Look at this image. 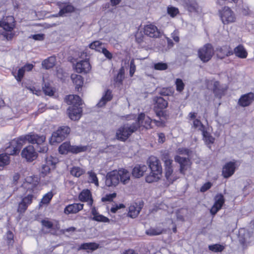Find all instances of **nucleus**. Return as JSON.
<instances>
[{
    "label": "nucleus",
    "mask_w": 254,
    "mask_h": 254,
    "mask_svg": "<svg viewBox=\"0 0 254 254\" xmlns=\"http://www.w3.org/2000/svg\"><path fill=\"white\" fill-rule=\"evenodd\" d=\"M66 103L71 105L69 107H80L82 105V100L80 97L76 95H69L65 97Z\"/></svg>",
    "instance_id": "412c9836"
},
{
    "label": "nucleus",
    "mask_w": 254,
    "mask_h": 254,
    "mask_svg": "<svg viewBox=\"0 0 254 254\" xmlns=\"http://www.w3.org/2000/svg\"><path fill=\"white\" fill-rule=\"evenodd\" d=\"M48 206V193H46L43 196L42 199L40 201L39 204V209H42L44 208L45 209L47 208Z\"/></svg>",
    "instance_id": "5fc2aeb1"
},
{
    "label": "nucleus",
    "mask_w": 254,
    "mask_h": 254,
    "mask_svg": "<svg viewBox=\"0 0 254 254\" xmlns=\"http://www.w3.org/2000/svg\"><path fill=\"white\" fill-rule=\"evenodd\" d=\"M155 102L154 109L156 110V115L160 116L163 114L162 110L165 109L168 106V102L161 97H155L153 99Z\"/></svg>",
    "instance_id": "9b49d317"
},
{
    "label": "nucleus",
    "mask_w": 254,
    "mask_h": 254,
    "mask_svg": "<svg viewBox=\"0 0 254 254\" xmlns=\"http://www.w3.org/2000/svg\"><path fill=\"white\" fill-rule=\"evenodd\" d=\"M202 135H203V139L205 142V143L207 145V146L210 148V144L213 143L214 141V138L210 135V134L205 130V129L202 131Z\"/></svg>",
    "instance_id": "e433bc0d"
},
{
    "label": "nucleus",
    "mask_w": 254,
    "mask_h": 254,
    "mask_svg": "<svg viewBox=\"0 0 254 254\" xmlns=\"http://www.w3.org/2000/svg\"><path fill=\"white\" fill-rule=\"evenodd\" d=\"M162 160L164 162L165 168L172 166L173 160L168 151H165L162 154Z\"/></svg>",
    "instance_id": "4c0bfd02"
},
{
    "label": "nucleus",
    "mask_w": 254,
    "mask_h": 254,
    "mask_svg": "<svg viewBox=\"0 0 254 254\" xmlns=\"http://www.w3.org/2000/svg\"><path fill=\"white\" fill-rule=\"evenodd\" d=\"M39 184L38 179L36 177L29 176L25 179V182L20 188V190H26V192H34Z\"/></svg>",
    "instance_id": "423d86ee"
},
{
    "label": "nucleus",
    "mask_w": 254,
    "mask_h": 254,
    "mask_svg": "<svg viewBox=\"0 0 254 254\" xmlns=\"http://www.w3.org/2000/svg\"><path fill=\"white\" fill-rule=\"evenodd\" d=\"M71 78L72 80L73 83L75 85V88H77L78 90L79 88H81L83 84V78L80 75H77L76 74H72L71 75Z\"/></svg>",
    "instance_id": "c9c22d12"
},
{
    "label": "nucleus",
    "mask_w": 254,
    "mask_h": 254,
    "mask_svg": "<svg viewBox=\"0 0 254 254\" xmlns=\"http://www.w3.org/2000/svg\"><path fill=\"white\" fill-rule=\"evenodd\" d=\"M214 55V49L210 44H206L198 50V56L204 63L209 61Z\"/></svg>",
    "instance_id": "20e7f679"
},
{
    "label": "nucleus",
    "mask_w": 254,
    "mask_h": 254,
    "mask_svg": "<svg viewBox=\"0 0 254 254\" xmlns=\"http://www.w3.org/2000/svg\"><path fill=\"white\" fill-rule=\"evenodd\" d=\"M45 140V136L39 135L34 133H30L13 139L6 148V154H0V167L7 165L9 163V157L7 155H13L18 154L26 141L30 143L40 145Z\"/></svg>",
    "instance_id": "f257e3e1"
},
{
    "label": "nucleus",
    "mask_w": 254,
    "mask_h": 254,
    "mask_svg": "<svg viewBox=\"0 0 254 254\" xmlns=\"http://www.w3.org/2000/svg\"><path fill=\"white\" fill-rule=\"evenodd\" d=\"M162 177V174L151 171L145 177V181L148 183L157 182Z\"/></svg>",
    "instance_id": "72a5a7b5"
},
{
    "label": "nucleus",
    "mask_w": 254,
    "mask_h": 254,
    "mask_svg": "<svg viewBox=\"0 0 254 254\" xmlns=\"http://www.w3.org/2000/svg\"><path fill=\"white\" fill-rule=\"evenodd\" d=\"M88 149V147L87 146H83V145H79V146H71V152L72 153H78L82 152H85Z\"/></svg>",
    "instance_id": "37998d69"
},
{
    "label": "nucleus",
    "mask_w": 254,
    "mask_h": 254,
    "mask_svg": "<svg viewBox=\"0 0 254 254\" xmlns=\"http://www.w3.org/2000/svg\"><path fill=\"white\" fill-rule=\"evenodd\" d=\"M138 128V125H134V123L131 124H126L120 127L117 131L116 136L118 138L122 141H125Z\"/></svg>",
    "instance_id": "7ed1b4c3"
},
{
    "label": "nucleus",
    "mask_w": 254,
    "mask_h": 254,
    "mask_svg": "<svg viewBox=\"0 0 254 254\" xmlns=\"http://www.w3.org/2000/svg\"><path fill=\"white\" fill-rule=\"evenodd\" d=\"M6 239L7 244L12 245L13 243V234L12 232L8 231L6 233Z\"/></svg>",
    "instance_id": "052dcab7"
},
{
    "label": "nucleus",
    "mask_w": 254,
    "mask_h": 254,
    "mask_svg": "<svg viewBox=\"0 0 254 254\" xmlns=\"http://www.w3.org/2000/svg\"><path fill=\"white\" fill-rule=\"evenodd\" d=\"M124 207H125V206L123 204H116L111 208V212L115 213L117 211L118 209Z\"/></svg>",
    "instance_id": "338daca9"
},
{
    "label": "nucleus",
    "mask_w": 254,
    "mask_h": 254,
    "mask_svg": "<svg viewBox=\"0 0 254 254\" xmlns=\"http://www.w3.org/2000/svg\"><path fill=\"white\" fill-rule=\"evenodd\" d=\"M152 120L148 116H145L144 113H141L138 115L137 120L134 123V125H138V127H143L146 129H149L152 127Z\"/></svg>",
    "instance_id": "9d476101"
},
{
    "label": "nucleus",
    "mask_w": 254,
    "mask_h": 254,
    "mask_svg": "<svg viewBox=\"0 0 254 254\" xmlns=\"http://www.w3.org/2000/svg\"><path fill=\"white\" fill-rule=\"evenodd\" d=\"M216 52L217 57L221 59L234 54L233 50L229 46H223L217 48Z\"/></svg>",
    "instance_id": "6ab92c4d"
},
{
    "label": "nucleus",
    "mask_w": 254,
    "mask_h": 254,
    "mask_svg": "<svg viewBox=\"0 0 254 254\" xmlns=\"http://www.w3.org/2000/svg\"><path fill=\"white\" fill-rule=\"evenodd\" d=\"M49 232L54 234L57 230L60 229V225L57 222H51L49 221Z\"/></svg>",
    "instance_id": "a18cd8bd"
},
{
    "label": "nucleus",
    "mask_w": 254,
    "mask_h": 254,
    "mask_svg": "<svg viewBox=\"0 0 254 254\" xmlns=\"http://www.w3.org/2000/svg\"><path fill=\"white\" fill-rule=\"evenodd\" d=\"M58 162L59 160L57 157L51 156L49 158V171L51 169H54Z\"/></svg>",
    "instance_id": "864d4df0"
},
{
    "label": "nucleus",
    "mask_w": 254,
    "mask_h": 254,
    "mask_svg": "<svg viewBox=\"0 0 254 254\" xmlns=\"http://www.w3.org/2000/svg\"><path fill=\"white\" fill-rule=\"evenodd\" d=\"M15 27V20L13 16H7L2 20L0 21V27L4 30L11 31Z\"/></svg>",
    "instance_id": "dca6fc26"
},
{
    "label": "nucleus",
    "mask_w": 254,
    "mask_h": 254,
    "mask_svg": "<svg viewBox=\"0 0 254 254\" xmlns=\"http://www.w3.org/2000/svg\"><path fill=\"white\" fill-rule=\"evenodd\" d=\"M135 65L134 64V60H132L130 63L129 74L130 76H132L135 71Z\"/></svg>",
    "instance_id": "0e129e2a"
},
{
    "label": "nucleus",
    "mask_w": 254,
    "mask_h": 254,
    "mask_svg": "<svg viewBox=\"0 0 254 254\" xmlns=\"http://www.w3.org/2000/svg\"><path fill=\"white\" fill-rule=\"evenodd\" d=\"M98 248V245L94 243H84L80 246V249L95 250Z\"/></svg>",
    "instance_id": "c03bdc74"
},
{
    "label": "nucleus",
    "mask_w": 254,
    "mask_h": 254,
    "mask_svg": "<svg viewBox=\"0 0 254 254\" xmlns=\"http://www.w3.org/2000/svg\"><path fill=\"white\" fill-rule=\"evenodd\" d=\"M21 156L22 158H25L27 161L31 162L37 158L38 154L34 147L30 145L22 150Z\"/></svg>",
    "instance_id": "0eeeda50"
},
{
    "label": "nucleus",
    "mask_w": 254,
    "mask_h": 254,
    "mask_svg": "<svg viewBox=\"0 0 254 254\" xmlns=\"http://www.w3.org/2000/svg\"><path fill=\"white\" fill-rule=\"evenodd\" d=\"M168 67L167 63L163 62H158L153 64V69L157 70H165Z\"/></svg>",
    "instance_id": "09e8293b"
},
{
    "label": "nucleus",
    "mask_w": 254,
    "mask_h": 254,
    "mask_svg": "<svg viewBox=\"0 0 254 254\" xmlns=\"http://www.w3.org/2000/svg\"><path fill=\"white\" fill-rule=\"evenodd\" d=\"M112 92L110 90H106L97 104V106L99 107L104 106L107 102L110 101L112 99Z\"/></svg>",
    "instance_id": "2f4dec72"
},
{
    "label": "nucleus",
    "mask_w": 254,
    "mask_h": 254,
    "mask_svg": "<svg viewBox=\"0 0 254 254\" xmlns=\"http://www.w3.org/2000/svg\"><path fill=\"white\" fill-rule=\"evenodd\" d=\"M212 186V184L210 182L205 183L200 188V190L201 192H205L209 189Z\"/></svg>",
    "instance_id": "69168bd1"
},
{
    "label": "nucleus",
    "mask_w": 254,
    "mask_h": 254,
    "mask_svg": "<svg viewBox=\"0 0 254 254\" xmlns=\"http://www.w3.org/2000/svg\"><path fill=\"white\" fill-rule=\"evenodd\" d=\"M224 203L223 195L221 194L217 195L215 197V203L210 209L211 213L212 215L215 214L221 208Z\"/></svg>",
    "instance_id": "aec40b11"
},
{
    "label": "nucleus",
    "mask_w": 254,
    "mask_h": 254,
    "mask_svg": "<svg viewBox=\"0 0 254 254\" xmlns=\"http://www.w3.org/2000/svg\"><path fill=\"white\" fill-rule=\"evenodd\" d=\"M251 235L245 228H241L238 233V239L240 243L243 245L249 243Z\"/></svg>",
    "instance_id": "393cba45"
},
{
    "label": "nucleus",
    "mask_w": 254,
    "mask_h": 254,
    "mask_svg": "<svg viewBox=\"0 0 254 254\" xmlns=\"http://www.w3.org/2000/svg\"><path fill=\"white\" fill-rule=\"evenodd\" d=\"M221 19L224 24H228L235 21L236 17L233 11L227 6H225L219 11Z\"/></svg>",
    "instance_id": "39448f33"
},
{
    "label": "nucleus",
    "mask_w": 254,
    "mask_h": 254,
    "mask_svg": "<svg viewBox=\"0 0 254 254\" xmlns=\"http://www.w3.org/2000/svg\"><path fill=\"white\" fill-rule=\"evenodd\" d=\"M254 100V94L252 92L243 95L239 100L240 106L245 107L250 105Z\"/></svg>",
    "instance_id": "a211bd4d"
},
{
    "label": "nucleus",
    "mask_w": 254,
    "mask_h": 254,
    "mask_svg": "<svg viewBox=\"0 0 254 254\" xmlns=\"http://www.w3.org/2000/svg\"><path fill=\"white\" fill-rule=\"evenodd\" d=\"M88 174L89 175V182L94 184L98 187L99 186V182L96 174L92 171L88 172Z\"/></svg>",
    "instance_id": "49530a36"
},
{
    "label": "nucleus",
    "mask_w": 254,
    "mask_h": 254,
    "mask_svg": "<svg viewBox=\"0 0 254 254\" xmlns=\"http://www.w3.org/2000/svg\"><path fill=\"white\" fill-rule=\"evenodd\" d=\"M176 90L178 92H182L185 87V84L181 79L177 78L175 81Z\"/></svg>",
    "instance_id": "6e6d98bb"
},
{
    "label": "nucleus",
    "mask_w": 254,
    "mask_h": 254,
    "mask_svg": "<svg viewBox=\"0 0 254 254\" xmlns=\"http://www.w3.org/2000/svg\"><path fill=\"white\" fill-rule=\"evenodd\" d=\"M83 204L80 203H74L66 206L64 209V213L68 215L78 212L83 208Z\"/></svg>",
    "instance_id": "4be33fe9"
},
{
    "label": "nucleus",
    "mask_w": 254,
    "mask_h": 254,
    "mask_svg": "<svg viewBox=\"0 0 254 254\" xmlns=\"http://www.w3.org/2000/svg\"><path fill=\"white\" fill-rule=\"evenodd\" d=\"M102 53L105 57L109 60H111L113 58L112 54L107 49L104 48L101 52Z\"/></svg>",
    "instance_id": "680f3d73"
},
{
    "label": "nucleus",
    "mask_w": 254,
    "mask_h": 254,
    "mask_svg": "<svg viewBox=\"0 0 254 254\" xmlns=\"http://www.w3.org/2000/svg\"><path fill=\"white\" fill-rule=\"evenodd\" d=\"M144 34L151 38H158L160 36V32L157 27L152 24H149L144 27Z\"/></svg>",
    "instance_id": "2eb2a0df"
},
{
    "label": "nucleus",
    "mask_w": 254,
    "mask_h": 254,
    "mask_svg": "<svg viewBox=\"0 0 254 254\" xmlns=\"http://www.w3.org/2000/svg\"><path fill=\"white\" fill-rule=\"evenodd\" d=\"M184 5V7L190 12L198 11V5L194 0H187Z\"/></svg>",
    "instance_id": "473e14b6"
},
{
    "label": "nucleus",
    "mask_w": 254,
    "mask_h": 254,
    "mask_svg": "<svg viewBox=\"0 0 254 254\" xmlns=\"http://www.w3.org/2000/svg\"><path fill=\"white\" fill-rule=\"evenodd\" d=\"M148 166L152 172L162 174V168L159 160L155 156H151L148 160Z\"/></svg>",
    "instance_id": "ddd939ff"
},
{
    "label": "nucleus",
    "mask_w": 254,
    "mask_h": 254,
    "mask_svg": "<svg viewBox=\"0 0 254 254\" xmlns=\"http://www.w3.org/2000/svg\"><path fill=\"white\" fill-rule=\"evenodd\" d=\"M208 248L209 250L213 252H221L224 249V247L220 244H214L209 245Z\"/></svg>",
    "instance_id": "8fccbe9b"
},
{
    "label": "nucleus",
    "mask_w": 254,
    "mask_h": 254,
    "mask_svg": "<svg viewBox=\"0 0 254 254\" xmlns=\"http://www.w3.org/2000/svg\"><path fill=\"white\" fill-rule=\"evenodd\" d=\"M84 171L78 167H74L71 169L70 171L71 174L76 177H80L84 173Z\"/></svg>",
    "instance_id": "de8ad7c7"
},
{
    "label": "nucleus",
    "mask_w": 254,
    "mask_h": 254,
    "mask_svg": "<svg viewBox=\"0 0 254 254\" xmlns=\"http://www.w3.org/2000/svg\"><path fill=\"white\" fill-rule=\"evenodd\" d=\"M71 146L69 142H65L61 144L59 147V151L62 154H67L68 152H71Z\"/></svg>",
    "instance_id": "58836bf2"
},
{
    "label": "nucleus",
    "mask_w": 254,
    "mask_h": 254,
    "mask_svg": "<svg viewBox=\"0 0 254 254\" xmlns=\"http://www.w3.org/2000/svg\"><path fill=\"white\" fill-rule=\"evenodd\" d=\"M160 94L164 96H169L172 94L171 89L170 88H163L161 91Z\"/></svg>",
    "instance_id": "774afa93"
},
{
    "label": "nucleus",
    "mask_w": 254,
    "mask_h": 254,
    "mask_svg": "<svg viewBox=\"0 0 254 254\" xmlns=\"http://www.w3.org/2000/svg\"><path fill=\"white\" fill-rule=\"evenodd\" d=\"M82 112L81 107H69L68 108V116L72 120H78L81 116Z\"/></svg>",
    "instance_id": "5701e85b"
},
{
    "label": "nucleus",
    "mask_w": 254,
    "mask_h": 254,
    "mask_svg": "<svg viewBox=\"0 0 254 254\" xmlns=\"http://www.w3.org/2000/svg\"><path fill=\"white\" fill-rule=\"evenodd\" d=\"M147 167L146 165H137L132 170V176L135 178H139L143 175L144 173L147 171Z\"/></svg>",
    "instance_id": "bb28decb"
},
{
    "label": "nucleus",
    "mask_w": 254,
    "mask_h": 254,
    "mask_svg": "<svg viewBox=\"0 0 254 254\" xmlns=\"http://www.w3.org/2000/svg\"><path fill=\"white\" fill-rule=\"evenodd\" d=\"M32 192H30L26 196H24L19 203L17 208L18 212L20 213H24L27 209L28 206L32 202L34 196Z\"/></svg>",
    "instance_id": "6e6552de"
},
{
    "label": "nucleus",
    "mask_w": 254,
    "mask_h": 254,
    "mask_svg": "<svg viewBox=\"0 0 254 254\" xmlns=\"http://www.w3.org/2000/svg\"><path fill=\"white\" fill-rule=\"evenodd\" d=\"M233 51L235 56L239 58L245 59L247 57L248 53L242 45H238Z\"/></svg>",
    "instance_id": "7c9ffc66"
},
{
    "label": "nucleus",
    "mask_w": 254,
    "mask_h": 254,
    "mask_svg": "<svg viewBox=\"0 0 254 254\" xmlns=\"http://www.w3.org/2000/svg\"><path fill=\"white\" fill-rule=\"evenodd\" d=\"M119 182L123 184L126 185L129 183L130 178V173L127 169L121 168L118 170Z\"/></svg>",
    "instance_id": "b1692460"
},
{
    "label": "nucleus",
    "mask_w": 254,
    "mask_h": 254,
    "mask_svg": "<svg viewBox=\"0 0 254 254\" xmlns=\"http://www.w3.org/2000/svg\"><path fill=\"white\" fill-rule=\"evenodd\" d=\"M13 29V28L10 31H8L7 30H5L7 32H3L2 35L3 37L7 40H11L13 37L15 35V33L14 32H12L11 31Z\"/></svg>",
    "instance_id": "bf43d9fd"
},
{
    "label": "nucleus",
    "mask_w": 254,
    "mask_h": 254,
    "mask_svg": "<svg viewBox=\"0 0 254 254\" xmlns=\"http://www.w3.org/2000/svg\"><path fill=\"white\" fill-rule=\"evenodd\" d=\"M141 209V207L136 203L130 205L128 208V216L132 218L136 217Z\"/></svg>",
    "instance_id": "c756f323"
},
{
    "label": "nucleus",
    "mask_w": 254,
    "mask_h": 254,
    "mask_svg": "<svg viewBox=\"0 0 254 254\" xmlns=\"http://www.w3.org/2000/svg\"><path fill=\"white\" fill-rule=\"evenodd\" d=\"M91 213L93 215V217L92 219L94 221L100 222H104V223H109L110 220L108 218L104 216L103 215L100 214L95 207H92L91 208Z\"/></svg>",
    "instance_id": "a878e982"
},
{
    "label": "nucleus",
    "mask_w": 254,
    "mask_h": 254,
    "mask_svg": "<svg viewBox=\"0 0 254 254\" xmlns=\"http://www.w3.org/2000/svg\"><path fill=\"white\" fill-rule=\"evenodd\" d=\"M63 140L62 135L60 136L59 133L56 131L52 133L49 141L51 144H53L54 143H60Z\"/></svg>",
    "instance_id": "a19ab883"
},
{
    "label": "nucleus",
    "mask_w": 254,
    "mask_h": 254,
    "mask_svg": "<svg viewBox=\"0 0 254 254\" xmlns=\"http://www.w3.org/2000/svg\"><path fill=\"white\" fill-rule=\"evenodd\" d=\"M60 7L59 14L60 16H64L65 14L72 12L74 10L73 6L67 3H60L59 4Z\"/></svg>",
    "instance_id": "c85d7f7f"
},
{
    "label": "nucleus",
    "mask_w": 254,
    "mask_h": 254,
    "mask_svg": "<svg viewBox=\"0 0 254 254\" xmlns=\"http://www.w3.org/2000/svg\"><path fill=\"white\" fill-rule=\"evenodd\" d=\"M237 167L236 161H230L225 164L222 168V174L224 178H228L232 176Z\"/></svg>",
    "instance_id": "1a4fd4ad"
},
{
    "label": "nucleus",
    "mask_w": 254,
    "mask_h": 254,
    "mask_svg": "<svg viewBox=\"0 0 254 254\" xmlns=\"http://www.w3.org/2000/svg\"><path fill=\"white\" fill-rule=\"evenodd\" d=\"M75 71L78 73H86L91 70V65L88 61L82 60L77 62L74 66Z\"/></svg>",
    "instance_id": "4468645a"
},
{
    "label": "nucleus",
    "mask_w": 254,
    "mask_h": 254,
    "mask_svg": "<svg viewBox=\"0 0 254 254\" xmlns=\"http://www.w3.org/2000/svg\"><path fill=\"white\" fill-rule=\"evenodd\" d=\"M211 83H213V90L215 96L217 97L221 98L226 90V87H221L219 82L217 81H212Z\"/></svg>",
    "instance_id": "cd10ccee"
},
{
    "label": "nucleus",
    "mask_w": 254,
    "mask_h": 254,
    "mask_svg": "<svg viewBox=\"0 0 254 254\" xmlns=\"http://www.w3.org/2000/svg\"><path fill=\"white\" fill-rule=\"evenodd\" d=\"M168 13L172 17H175L179 13V9L175 7H168L167 8Z\"/></svg>",
    "instance_id": "13d9d810"
},
{
    "label": "nucleus",
    "mask_w": 254,
    "mask_h": 254,
    "mask_svg": "<svg viewBox=\"0 0 254 254\" xmlns=\"http://www.w3.org/2000/svg\"><path fill=\"white\" fill-rule=\"evenodd\" d=\"M79 200L82 202H87L89 206L92 207L93 203L91 191L87 189L83 190L79 194Z\"/></svg>",
    "instance_id": "f3484780"
},
{
    "label": "nucleus",
    "mask_w": 254,
    "mask_h": 254,
    "mask_svg": "<svg viewBox=\"0 0 254 254\" xmlns=\"http://www.w3.org/2000/svg\"><path fill=\"white\" fill-rule=\"evenodd\" d=\"M124 78V69L123 67H122L120 69L119 71L117 74L116 78L115 79V81L116 83H119L121 84L122 81Z\"/></svg>",
    "instance_id": "603ef678"
},
{
    "label": "nucleus",
    "mask_w": 254,
    "mask_h": 254,
    "mask_svg": "<svg viewBox=\"0 0 254 254\" xmlns=\"http://www.w3.org/2000/svg\"><path fill=\"white\" fill-rule=\"evenodd\" d=\"M25 73L24 69L22 67L19 68L17 73L12 72L13 75L18 81H20Z\"/></svg>",
    "instance_id": "4d7b16f0"
},
{
    "label": "nucleus",
    "mask_w": 254,
    "mask_h": 254,
    "mask_svg": "<svg viewBox=\"0 0 254 254\" xmlns=\"http://www.w3.org/2000/svg\"><path fill=\"white\" fill-rule=\"evenodd\" d=\"M89 48L91 49L95 50L96 51L101 52L104 47L103 46L102 42L99 41H95L89 45Z\"/></svg>",
    "instance_id": "79ce46f5"
},
{
    "label": "nucleus",
    "mask_w": 254,
    "mask_h": 254,
    "mask_svg": "<svg viewBox=\"0 0 254 254\" xmlns=\"http://www.w3.org/2000/svg\"><path fill=\"white\" fill-rule=\"evenodd\" d=\"M116 196V193H115L107 194L105 197H104L102 198V200L103 201H111Z\"/></svg>",
    "instance_id": "e2e57ef3"
},
{
    "label": "nucleus",
    "mask_w": 254,
    "mask_h": 254,
    "mask_svg": "<svg viewBox=\"0 0 254 254\" xmlns=\"http://www.w3.org/2000/svg\"><path fill=\"white\" fill-rule=\"evenodd\" d=\"M56 131L60 135H62L63 138L64 140L69 134L70 129L67 126H62L59 127Z\"/></svg>",
    "instance_id": "ea45409f"
},
{
    "label": "nucleus",
    "mask_w": 254,
    "mask_h": 254,
    "mask_svg": "<svg viewBox=\"0 0 254 254\" xmlns=\"http://www.w3.org/2000/svg\"><path fill=\"white\" fill-rule=\"evenodd\" d=\"M175 161L179 163L180 166V171L174 172L173 166L165 168V176L168 182L173 183L180 178L179 174L184 175L187 171L190 170L191 162L188 158L182 157L179 155L175 157Z\"/></svg>",
    "instance_id": "f03ea898"
},
{
    "label": "nucleus",
    "mask_w": 254,
    "mask_h": 254,
    "mask_svg": "<svg viewBox=\"0 0 254 254\" xmlns=\"http://www.w3.org/2000/svg\"><path fill=\"white\" fill-rule=\"evenodd\" d=\"M119 183V179L117 170H114L107 174L105 181V184L107 186H116Z\"/></svg>",
    "instance_id": "f8f14e48"
},
{
    "label": "nucleus",
    "mask_w": 254,
    "mask_h": 254,
    "mask_svg": "<svg viewBox=\"0 0 254 254\" xmlns=\"http://www.w3.org/2000/svg\"><path fill=\"white\" fill-rule=\"evenodd\" d=\"M164 231V228L159 226L156 227H151L146 231V234L150 236L161 234Z\"/></svg>",
    "instance_id": "f704fd0d"
},
{
    "label": "nucleus",
    "mask_w": 254,
    "mask_h": 254,
    "mask_svg": "<svg viewBox=\"0 0 254 254\" xmlns=\"http://www.w3.org/2000/svg\"><path fill=\"white\" fill-rule=\"evenodd\" d=\"M193 127L202 131L205 129L204 126L201 123L198 119H194L193 122Z\"/></svg>",
    "instance_id": "3c124183"
}]
</instances>
